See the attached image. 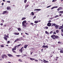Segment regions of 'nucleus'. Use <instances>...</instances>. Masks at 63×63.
I'll use <instances>...</instances> for the list:
<instances>
[{
  "label": "nucleus",
  "instance_id": "1",
  "mask_svg": "<svg viewBox=\"0 0 63 63\" xmlns=\"http://www.w3.org/2000/svg\"><path fill=\"white\" fill-rule=\"evenodd\" d=\"M28 23H26V20L22 22V26L24 28H26L27 27V25H28Z\"/></svg>",
  "mask_w": 63,
  "mask_h": 63
},
{
  "label": "nucleus",
  "instance_id": "2",
  "mask_svg": "<svg viewBox=\"0 0 63 63\" xmlns=\"http://www.w3.org/2000/svg\"><path fill=\"white\" fill-rule=\"evenodd\" d=\"M15 50H16V47H14V48L12 49V51L14 52V53H16V51H15Z\"/></svg>",
  "mask_w": 63,
  "mask_h": 63
},
{
  "label": "nucleus",
  "instance_id": "3",
  "mask_svg": "<svg viewBox=\"0 0 63 63\" xmlns=\"http://www.w3.org/2000/svg\"><path fill=\"white\" fill-rule=\"evenodd\" d=\"M1 58H2L3 59H4V57L5 58H7V55L4 54H3L1 56Z\"/></svg>",
  "mask_w": 63,
  "mask_h": 63
},
{
  "label": "nucleus",
  "instance_id": "4",
  "mask_svg": "<svg viewBox=\"0 0 63 63\" xmlns=\"http://www.w3.org/2000/svg\"><path fill=\"white\" fill-rule=\"evenodd\" d=\"M39 60H41V61H42V62H44V63H48V62H48L47 61L45 60V59L43 60L44 61H43V60H41V59H39Z\"/></svg>",
  "mask_w": 63,
  "mask_h": 63
},
{
  "label": "nucleus",
  "instance_id": "5",
  "mask_svg": "<svg viewBox=\"0 0 63 63\" xmlns=\"http://www.w3.org/2000/svg\"><path fill=\"white\" fill-rule=\"evenodd\" d=\"M20 39V38H17V39H16L14 41V42H19V41H21Z\"/></svg>",
  "mask_w": 63,
  "mask_h": 63
},
{
  "label": "nucleus",
  "instance_id": "6",
  "mask_svg": "<svg viewBox=\"0 0 63 63\" xmlns=\"http://www.w3.org/2000/svg\"><path fill=\"white\" fill-rule=\"evenodd\" d=\"M23 47H22L19 50V51H20V52L21 53H22V51H23Z\"/></svg>",
  "mask_w": 63,
  "mask_h": 63
},
{
  "label": "nucleus",
  "instance_id": "7",
  "mask_svg": "<svg viewBox=\"0 0 63 63\" xmlns=\"http://www.w3.org/2000/svg\"><path fill=\"white\" fill-rule=\"evenodd\" d=\"M47 25L48 27H50V26H51V24L50 23H48Z\"/></svg>",
  "mask_w": 63,
  "mask_h": 63
},
{
  "label": "nucleus",
  "instance_id": "8",
  "mask_svg": "<svg viewBox=\"0 0 63 63\" xmlns=\"http://www.w3.org/2000/svg\"><path fill=\"white\" fill-rule=\"evenodd\" d=\"M53 36H54L55 37V39H57V38H59V37L57 35H54V34H53Z\"/></svg>",
  "mask_w": 63,
  "mask_h": 63
},
{
  "label": "nucleus",
  "instance_id": "9",
  "mask_svg": "<svg viewBox=\"0 0 63 63\" xmlns=\"http://www.w3.org/2000/svg\"><path fill=\"white\" fill-rule=\"evenodd\" d=\"M14 34L16 35H18L19 34V32H14L13 33Z\"/></svg>",
  "mask_w": 63,
  "mask_h": 63
},
{
  "label": "nucleus",
  "instance_id": "10",
  "mask_svg": "<svg viewBox=\"0 0 63 63\" xmlns=\"http://www.w3.org/2000/svg\"><path fill=\"white\" fill-rule=\"evenodd\" d=\"M6 13L7 14H8V11H5L3 12L2 14H3V15H4V14H6Z\"/></svg>",
  "mask_w": 63,
  "mask_h": 63
},
{
  "label": "nucleus",
  "instance_id": "11",
  "mask_svg": "<svg viewBox=\"0 0 63 63\" xmlns=\"http://www.w3.org/2000/svg\"><path fill=\"white\" fill-rule=\"evenodd\" d=\"M56 25V24L55 23H52V24L51 25V27H53L55 26Z\"/></svg>",
  "mask_w": 63,
  "mask_h": 63
},
{
  "label": "nucleus",
  "instance_id": "12",
  "mask_svg": "<svg viewBox=\"0 0 63 63\" xmlns=\"http://www.w3.org/2000/svg\"><path fill=\"white\" fill-rule=\"evenodd\" d=\"M42 47L43 48H45V47H46V48H48V46H45V45H43L42 46Z\"/></svg>",
  "mask_w": 63,
  "mask_h": 63
},
{
  "label": "nucleus",
  "instance_id": "13",
  "mask_svg": "<svg viewBox=\"0 0 63 63\" xmlns=\"http://www.w3.org/2000/svg\"><path fill=\"white\" fill-rule=\"evenodd\" d=\"M28 45H24V48H27V47H28Z\"/></svg>",
  "mask_w": 63,
  "mask_h": 63
},
{
  "label": "nucleus",
  "instance_id": "14",
  "mask_svg": "<svg viewBox=\"0 0 63 63\" xmlns=\"http://www.w3.org/2000/svg\"><path fill=\"white\" fill-rule=\"evenodd\" d=\"M55 28L56 29H57L58 28V25H56L55 26Z\"/></svg>",
  "mask_w": 63,
  "mask_h": 63
},
{
  "label": "nucleus",
  "instance_id": "15",
  "mask_svg": "<svg viewBox=\"0 0 63 63\" xmlns=\"http://www.w3.org/2000/svg\"><path fill=\"white\" fill-rule=\"evenodd\" d=\"M7 37H4L3 39H4L5 40H6V41H7V40H8V39H7Z\"/></svg>",
  "mask_w": 63,
  "mask_h": 63
},
{
  "label": "nucleus",
  "instance_id": "16",
  "mask_svg": "<svg viewBox=\"0 0 63 63\" xmlns=\"http://www.w3.org/2000/svg\"><path fill=\"white\" fill-rule=\"evenodd\" d=\"M30 15H32V16H34V14L33 12H32L31 13Z\"/></svg>",
  "mask_w": 63,
  "mask_h": 63
},
{
  "label": "nucleus",
  "instance_id": "17",
  "mask_svg": "<svg viewBox=\"0 0 63 63\" xmlns=\"http://www.w3.org/2000/svg\"><path fill=\"white\" fill-rule=\"evenodd\" d=\"M45 33L47 35H49V33L47 31H45Z\"/></svg>",
  "mask_w": 63,
  "mask_h": 63
},
{
  "label": "nucleus",
  "instance_id": "18",
  "mask_svg": "<svg viewBox=\"0 0 63 63\" xmlns=\"http://www.w3.org/2000/svg\"><path fill=\"white\" fill-rule=\"evenodd\" d=\"M63 28L62 27V26H60V27H59V29H62Z\"/></svg>",
  "mask_w": 63,
  "mask_h": 63
},
{
  "label": "nucleus",
  "instance_id": "19",
  "mask_svg": "<svg viewBox=\"0 0 63 63\" xmlns=\"http://www.w3.org/2000/svg\"><path fill=\"white\" fill-rule=\"evenodd\" d=\"M7 55H8V56H9L10 57H11V56H13V55L10 54H8Z\"/></svg>",
  "mask_w": 63,
  "mask_h": 63
},
{
  "label": "nucleus",
  "instance_id": "20",
  "mask_svg": "<svg viewBox=\"0 0 63 63\" xmlns=\"http://www.w3.org/2000/svg\"><path fill=\"white\" fill-rule=\"evenodd\" d=\"M17 29L18 31H21V29L20 28H18V29Z\"/></svg>",
  "mask_w": 63,
  "mask_h": 63
},
{
  "label": "nucleus",
  "instance_id": "21",
  "mask_svg": "<svg viewBox=\"0 0 63 63\" xmlns=\"http://www.w3.org/2000/svg\"><path fill=\"white\" fill-rule=\"evenodd\" d=\"M59 30H57L56 31V33H59Z\"/></svg>",
  "mask_w": 63,
  "mask_h": 63
},
{
  "label": "nucleus",
  "instance_id": "22",
  "mask_svg": "<svg viewBox=\"0 0 63 63\" xmlns=\"http://www.w3.org/2000/svg\"><path fill=\"white\" fill-rule=\"evenodd\" d=\"M26 19V18L25 17H24L22 19V20H24Z\"/></svg>",
  "mask_w": 63,
  "mask_h": 63
},
{
  "label": "nucleus",
  "instance_id": "23",
  "mask_svg": "<svg viewBox=\"0 0 63 63\" xmlns=\"http://www.w3.org/2000/svg\"><path fill=\"white\" fill-rule=\"evenodd\" d=\"M30 59L31 60H34L35 59H33V58H30Z\"/></svg>",
  "mask_w": 63,
  "mask_h": 63
},
{
  "label": "nucleus",
  "instance_id": "24",
  "mask_svg": "<svg viewBox=\"0 0 63 63\" xmlns=\"http://www.w3.org/2000/svg\"><path fill=\"white\" fill-rule=\"evenodd\" d=\"M4 37H6V38H8V37H9L7 35H4Z\"/></svg>",
  "mask_w": 63,
  "mask_h": 63
},
{
  "label": "nucleus",
  "instance_id": "25",
  "mask_svg": "<svg viewBox=\"0 0 63 63\" xmlns=\"http://www.w3.org/2000/svg\"><path fill=\"white\" fill-rule=\"evenodd\" d=\"M1 21L2 23H4V20L3 19L1 20Z\"/></svg>",
  "mask_w": 63,
  "mask_h": 63
},
{
  "label": "nucleus",
  "instance_id": "26",
  "mask_svg": "<svg viewBox=\"0 0 63 63\" xmlns=\"http://www.w3.org/2000/svg\"><path fill=\"white\" fill-rule=\"evenodd\" d=\"M53 33V31H52L51 32H50V34H52V33Z\"/></svg>",
  "mask_w": 63,
  "mask_h": 63
},
{
  "label": "nucleus",
  "instance_id": "27",
  "mask_svg": "<svg viewBox=\"0 0 63 63\" xmlns=\"http://www.w3.org/2000/svg\"><path fill=\"white\" fill-rule=\"evenodd\" d=\"M38 22V21H34V23H37Z\"/></svg>",
  "mask_w": 63,
  "mask_h": 63
},
{
  "label": "nucleus",
  "instance_id": "28",
  "mask_svg": "<svg viewBox=\"0 0 63 63\" xmlns=\"http://www.w3.org/2000/svg\"><path fill=\"white\" fill-rule=\"evenodd\" d=\"M60 14H63V11H61L60 12Z\"/></svg>",
  "mask_w": 63,
  "mask_h": 63
},
{
  "label": "nucleus",
  "instance_id": "29",
  "mask_svg": "<svg viewBox=\"0 0 63 63\" xmlns=\"http://www.w3.org/2000/svg\"><path fill=\"white\" fill-rule=\"evenodd\" d=\"M58 8V6H56L52 7V8Z\"/></svg>",
  "mask_w": 63,
  "mask_h": 63
},
{
  "label": "nucleus",
  "instance_id": "30",
  "mask_svg": "<svg viewBox=\"0 0 63 63\" xmlns=\"http://www.w3.org/2000/svg\"><path fill=\"white\" fill-rule=\"evenodd\" d=\"M57 1V0H53L52 1V2H56Z\"/></svg>",
  "mask_w": 63,
  "mask_h": 63
},
{
  "label": "nucleus",
  "instance_id": "31",
  "mask_svg": "<svg viewBox=\"0 0 63 63\" xmlns=\"http://www.w3.org/2000/svg\"><path fill=\"white\" fill-rule=\"evenodd\" d=\"M18 60L20 62H22V61L21 59H19Z\"/></svg>",
  "mask_w": 63,
  "mask_h": 63
},
{
  "label": "nucleus",
  "instance_id": "32",
  "mask_svg": "<svg viewBox=\"0 0 63 63\" xmlns=\"http://www.w3.org/2000/svg\"><path fill=\"white\" fill-rule=\"evenodd\" d=\"M27 2V0H24V3H26Z\"/></svg>",
  "mask_w": 63,
  "mask_h": 63
},
{
  "label": "nucleus",
  "instance_id": "33",
  "mask_svg": "<svg viewBox=\"0 0 63 63\" xmlns=\"http://www.w3.org/2000/svg\"><path fill=\"white\" fill-rule=\"evenodd\" d=\"M29 6V5L27 4L26 6H25L26 8H27V7H28Z\"/></svg>",
  "mask_w": 63,
  "mask_h": 63
},
{
  "label": "nucleus",
  "instance_id": "34",
  "mask_svg": "<svg viewBox=\"0 0 63 63\" xmlns=\"http://www.w3.org/2000/svg\"><path fill=\"white\" fill-rule=\"evenodd\" d=\"M58 50H63V49H61V48H58Z\"/></svg>",
  "mask_w": 63,
  "mask_h": 63
},
{
  "label": "nucleus",
  "instance_id": "35",
  "mask_svg": "<svg viewBox=\"0 0 63 63\" xmlns=\"http://www.w3.org/2000/svg\"><path fill=\"white\" fill-rule=\"evenodd\" d=\"M59 16L58 15H56V16H55V18H56V17H58Z\"/></svg>",
  "mask_w": 63,
  "mask_h": 63
},
{
  "label": "nucleus",
  "instance_id": "36",
  "mask_svg": "<svg viewBox=\"0 0 63 63\" xmlns=\"http://www.w3.org/2000/svg\"><path fill=\"white\" fill-rule=\"evenodd\" d=\"M21 46V44H20L19 45H18L17 46L15 47H19V46Z\"/></svg>",
  "mask_w": 63,
  "mask_h": 63
},
{
  "label": "nucleus",
  "instance_id": "37",
  "mask_svg": "<svg viewBox=\"0 0 63 63\" xmlns=\"http://www.w3.org/2000/svg\"><path fill=\"white\" fill-rule=\"evenodd\" d=\"M54 36L53 35H52L51 36V38H54Z\"/></svg>",
  "mask_w": 63,
  "mask_h": 63
},
{
  "label": "nucleus",
  "instance_id": "38",
  "mask_svg": "<svg viewBox=\"0 0 63 63\" xmlns=\"http://www.w3.org/2000/svg\"><path fill=\"white\" fill-rule=\"evenodd\" d=\"M58 44H61V42H58Z\"/></svg>",
  "mask_w": 63,
  "mask_h": 63
},
{
  "label": "nucleus",
  "instance_id": "39",
  "mask_svg": "<svg viewBox=\"0 0 63 63\" xmlns=\"http://www.w3.org/2000/svg\"><path fill=\"white\" fill-rule=\"evenodd\" d=\"M41 9H37V11H41Z\"/></svg>",
  "mask_w": 63,
  "mask_h": 63
},
{
  "label": "nucleus",
  "instance_id": "40",
  "mask_svg": "<svg viewBox=\"0 0 63 63\" xmlns=\"http://www.w3.org/2000/svg\"><path fill=\"white\" fill-rule=\"evenodd\" d=\"M7 3H10L11 2L10 1H7Z\"/></svg>",
  "mask_w": 63,
  "mask_h": 63
},
{
  "label": "nucleus",
  "instance_id": "41",
  "mask_svg": "<svg viewBox=\"0 0 63 63\" xmlns=\"http://www.w3.org/2000/svg\"><path fill=\"white\" fill-rule=\"evenodd\" d=\"M7 10H10H10H11V8H7Z\"/></svg>",
  "mask_w": 63,
  "mask_h": 63
},
{
  "label": "nucleus",
  "instance_id": "42",
  "mask_svg": "<svg viewBox=\"0 0 63 63\" xmlns=\"http://www.w3.org/2000/svg\"><path fill=\"white\" fill-rule=\"evenodd\" d=\"M36 16H35L34 17H33V19H34V18H36Z\"/></svg>",
  "mask_w": 63,
  "mask_h": 63
},
{
  "label": "nucleus",
  "instance_id": "43",
  "mask_svg": "<svg viewBox=\"0 0 63 63\" xmlns=\"http://www.w3.org/2000/svg\"><path fill=\"white\" fill-rule=\"evenodd\" d=\"M48 22H49L48 23H50V22H51V20H49L48 21Z\"/></svg>",
  "mask_w": 63,
  "mask_h": 63
},
{
  "label": "nucleus",
  "instance_id": "44",
  "mask_svg": "<svg viewBox=\"0 0 63 63\" xmlns=\"http://www.w3.org/2000/svg\"><path fill=\"white\" fill-rule=\"evenodd\" d=\"M16 56H17V57H19V56H21V55H16Z\"/></svg>",
  "mask_w": 63,
  "mask_h": 63
},
{
  "label": "nucleus",
  "instance_id": "45",
  "mask_svg": "<svg viewBox=\"0 0 63 63\" xmlns=\"http://www.w3.org/2000/svg\"><path fill=\"white\" fill-rule=\"evenodd\" d=\"M0 47H4V45H1Z\"/></svg>",
  "mask_w": 63,
  "mask_h": 63
},
{
  "label": "nucleus",
  "instance_id": "46",
  "mask_svg": "<svg viewBox=\"0 0 63 63\" xmlns=\"http://www.w3.org/2000/svg\"><path fill=\"white\" fill-rule=\"evenodd\" d=\"M46 29H48V27H45Z\"/></svg>",
  "mask_w": 63,
  "mask_h": 63
},
{
  "label": "nucleus",
  "instance_id": "47",
  "mask_svg": "<svg viewBox=\"0 0 63 63\" xmlns=\"http://www.w3.org/2000/svg\"><path fill=\"white\" fill-rule=\"evenodd\" d=\"M0 25L1 26H2V25H3V23H1Z\"/></svg>",
  "mask_w": 63,
  "mask_h": 63
},
{
  "label": "nucleus",
  "instance_id": "48",
  "mask_svg": "<svg viewBox=\"0 0 63 63\" xmlns=\"http://www.w3.org/2000/svg\"><path fill=\"white\" fill-rule=\"evenodd\" d=\"M35 62H38V60H35Z\"/></svg>",
  "mask_w": 63,
  "mask_h": 63
},
{
  "label": "nucleus",
  "instance_id": "49",
  "mask_svg": "<svg viewBox=\"0 0 63 63\" xmlns=\"http://www.w3.org/2000/svg\"><path fill=\"white\" fill-rule=\"evenodd\" d=\"M10 43V41H8L7 42V44H9V43Z\"/></svg>",
  "mask_w": 63,
  "mask_h": 63
},
{
  "label": "nucleus",
  "instance_id": "50",
  "mask_svg": "<svg viewBox=\"0 0 63 63\" xmlns=\"http://www.w3.org/2000/svg\"><path fill=\"white\" fill-rule=\"evenodd\" d=\"M30 3V2H27V4H29Z\"/></svg>",
  "mask_w": 63,
  "mask_h": 63
},
{
  "label": "nucleus",
  "instance_id": "51",
  "mask_svg": "<svg viewBox=\"0 0 63 63\" xmlns=\"http://www.w3.org/2000/svg\"><path fill=\"white\" fill-rule=\"evenodd\" d=\"M23 56H27V55H26V54H24L23 55Z\"/></svg>",
  "mask_w": 63,
  "mask_h": 63
},
{
  "label": "nucleus",
  "instance_id": "52",
  "mask_svg": "<svg viewBox=\"0 0 63 63\" xmlns=\"http://www.w3.org/2000/svg\"><path fill=\"white\" fill-rule=\"evenodd\" d=\"M51 7V5H50L49 6H47V8H49V7Z\"/></svg>",
  "mask_w": 63,
  "mask_h": 63
},
{
  "label": "nucleus",
  "instance_id": "53",
  "mask_svg": "<svg viewBox=\"0 0 63 63\" xmlns=\"http://www.w3.org/2000/svg\"><path fill=\"white\" fill-rule=\"evenodd\" d=\"M25 34H26V35H28L29 34L28 33H25Z\"/></svg>",
  "mask_w": 63,
  "mask_h": 63
},
{
  "label": "nucleus",
  "instance_id": "54",
  "mask_svg": "<svg viewBox=\"0 0 63 63\" xmlns=\"http://www.w3.org/2000/svg\"><path fill=\"white\" fill-rule=\"evenodd\" d=\"M41 50L42 52H43V50H44V49H42Z\"/></svg>",
  "mask_w": 63,
  "mask_h": 63
},
{
  "label": "nucleus",
  "instance_id": "55",
  "mask_svg": "<svg viewBox=\"0 0 63 63\" xmlns=\"http://www.w3.org/2000/svg\"><path fill=\"white\" fill-rule=\"evenodd\" d=\"M6 26H7V25H4V27H6Z\"/></svg>",
  "mask_w": 63,
  "mask_h": 63
},
{
  "label": "nucleus",
  "instance_id": "56",
  "mask_svg": "<svg viewBox=\"0 0 63 63\" xmlns=\"http://www.w3.org/2000/svg\"><path fill=\"white\" fill-rule=\"evenodd\" d=\"M53 34H56V32H54L53 33Z\"/></svg>",
  "mask_w": 63,
  "mask_h": 63
},
{
  "label": "nucleus",
  "instance_id": "57",
  "mask_svg": "<svg viewBox=\"0 0 63 63\" xmlns=\"http://www.w3.org/2000/svg\"><path fill=\"white\" fill-rule=\"evenodd\" d=\"M31 25H33V23H31Z\"/></svg>",
  "mask_w": 63,
  "mask_h": 63
},
{
  "label": "nucleus",
  "instance_id": "58",
  "mask_svg": "<svg viewBox=\"0 0 63 63\" xmlns=\"http://www.w3.org/2000/svg\"><path fill=\"white\" fill-rule=\"evenodd\" d=\"M56 59H58L59 58V57H56Z\"/></svg>",
  "mask_w": 63,
  "mask_h": 63
},
{
  "label": "nucleus",
  "instance_id": "59",
  "mask_svg": "<svg viewBox=\"0 0 63 63\" xmlns=\"http://www.w3.org/2000/svg\"><path fill=\"white\" fill-rule=\"evenodd\" d=\"M57 11H59V10H60V9H59V8H58L57 10Z\"/></svg>",
  "mask_w": 63,
  "mask_h": 63
},
{
  "label": "nucleus",
  "instance_id": "60",
  "mask_svg": "<svg viewBox=\"0 0 63 63\" xmlns=\"http://www.w3.org/2000/svg\"><path fill=\"white\" fill-rule=\"evenodd\" d=\"M61 35L62 36H63V33H61Z\"/></svg>",
  "mask_w": 63,
  "mask_h": 63
},
{
  "label": "nucleus",
  "instance_id": "61",
  "mask_svg": "<svg viewBox=\"0 0 63 63\" xmlns=\"http://www.w3.org/2000/svg\"><path fill=\"white\" fill-rule=\"evenodd\" d=\"M53 39H54V40H56V39H55V38H53Z\"/></svg>",
  "mask_w": 63,
  "mask_h": 63
},
{
  "label": "nucleus",
  "instance_id": "62",
  "mask_svg": "<svg viewBox=\"0 0 63 63\" xmlns=\"http://www.w3.org/2000/svg\"><path fill=\"white\" fill-rule=\"evenodd\" d=\"M34 11H37V9H34Z\"/></svg>",
  "mask_w": 63,
  "mask_h": 63
},
{
  "label": "nucleus",
  "instance_id": "63",
  "mask_svg": "<svg viewBox=\"0 0 63 63\" xmlns=\"http://www.w3.org/2000/svg\"><path fill=\"white\" fill-rule=\"evenodd\" d=\"M4 3H2L1 5H4Z\"/></svg>",
  "mask_w": 63,
  "mask_h": 63
},
{
  "label": "nucleus",
  "instance_id": "64",
  "mask_svg": "<svg viewBox=\"0 0 63 63\" xmlns=\"http://www.w3.org/2000/svg\"><path fill=\"white\" fill-rule=\"evenodd\" d=\"M61 31H62V32H63V29H62L61 30Z\"/></svg>",
  "mask_w": 63,
  "mask_h": 63
}]
</instances>
